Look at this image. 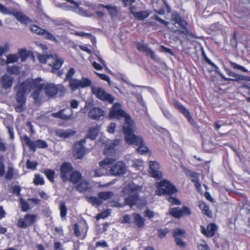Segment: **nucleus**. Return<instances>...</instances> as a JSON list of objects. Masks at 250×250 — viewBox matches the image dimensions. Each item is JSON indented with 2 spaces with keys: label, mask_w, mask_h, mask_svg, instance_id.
Here are the masks:
<instances>
[{
  "label": "nucleus",
  "mask_w": 250,
  "mask_h": 250,
  "mask_svg": "<svg viewBox=\"0 0 250 250\" xmlns=\"http://www.w3.org/2000/svg\"><path fill=\"white\" fill-rule=\"evenodd\" d=\"M141 189V188L137 185L134 184L128 185L123 188L122 192L124 195L133 194V193H137V191Z\"/></svg>",
  "instance_id": "412c9836"
},
{
  "label": "nucleus",
  "mask_w": 250,
  "mask_h": 250,
  "mask_svg": "<svg viewBox=\"0 0 250 250\" xmlns=\"http://www.w3.org/2000/svg\"><path fill=\"white\" fill-rule=\"evenodd\" d=\"M74 152V155L78 159H82L85 153V147L82 145L75 144Z\"/></svg>",
  "instance_id": "5701e85b"
},
{
  "label": "nucleus",
  "mask_w": 250,
  "mask_h": 250,
  "mask_svg": "<svg viewBox=\"0 0 250 250\" xmlns=\"http://www.w3.org/2000/svg\"><path fill=\"white\" fill-rule=\"evenodd\" d=\"M74 188L80 192L83 193L91 189V186L88 182L85 180H82Z\"/></svg>",
  "instance_id": "6ab92c4d"
},
{
  "label": "nucleus",
  "mask_w": 250,
  "mask_h": 250,
  "mask_svg": "<svg viewBox=\"0 0 250 250\" xmlns=\"http://www.w3.org/2000/svg\"><path fill=\"white\" fill-rule=\"evenodd\" d=\"M184 116H185V117H186L188 119V122L190 123V124L194 125L196 124V122L192 118L189 111H188V113H186Z\"/></svg>",
  "instance_id": "e2e57ef3"
},
{
  "label": "nucleus",
  "mask_w": 250,
  "mask_h": 250,
  "mask_svg": "<svg viewBox=\"0 0 250 250\" xmlns=\"http://www.w3.org/2000/svg\"><path fill=\"white\" fill-rule=\"evenodd\" d=\"M36 215L31 214H26L24 216V220L28 224V226L32 225L36 221Z\"/></svg>",
  "instance_id": "a19ab883"
},
{
  "label": "nucleus",
  "mask_w": 250,
  "mask_h": 250,
  "mask_svg": "<svg viewBox=\"0 0 250 250\" xmlns=\"http://www.w3.org/2000/svg\"><path fill=\"white\" fill-rule=\"evenodd\" d=\"M59 89V88L53 83L47 84L44 87L46 95L50 97L56 95Z\"/></svg>",
  "instance_id": "aec40b11"
},
{
  "label": "nucleus",
  "mask_w": 250,
  "mask_h": 250,
  "mask_svg": "<svg viewBox=\"0 0 250 250\" xmlns=\"http://www.w3.org/2000/svg\"><path fill=\"white\" fill-rule=\"evenodd\" d=\"M88 116L93 120H102L104 116V111L100 107H94L89 110Z\"/></svg>",
  "instance_id": "4468645a"
},
{
  "label": "nucleus",
  "mask_w": 250,
  "mask_h": 250,
  "mask_svg": "<svg viewBox=\"0 0 250 250\" xmlns=\"http://www.w3.org/2000/svg\"><path fill=\"white\" fill-rule=\"evenodd\" d=\"M91 83V81L85 77H83L80 80L75 78H71L69 80V86L73 91L79 88L89 86Z\"/></svg>",
  "instance_id": "6e6552de"
},
{
  "label": "nucleus",
  "mask_w": 250,
  "mask_h": 250,
  "mask_svg": "<svg viewBox=\"0 0 250 250\" xmlns=\"http://www.w3.org/2000/svg\"><path fill=\"white\" fill-rule=\"evenodd\" d=\"M101 127L99 125L90 127L86 135V138L90 139L92 140L96 139L99 134Z\"/></svg>",
  "instance_id": "a211bd4d"
},
{
  "label": "nucleus",
  "mask_w": 250,
  "mask_h": 250,
  "mask_svg": "<svg viewBox=\"0 0 250 250\" xmlns=\"http://www.w3.org/2000/svg\"><path fill=\"white\" fill-rule=\"evenodd\" d=\"M180 210L181 212V216L183 215H190L191 213L189 208L186 206L183 207Z\"/></svg>",
  "instance_id": "6e6d98bb"
},
{
  "label": "nucleus",
  "mask_w": 250,
  "mask_h": 250,
  "mask_svg": "<svg viewBox=\"0 0 250 250\" xmlns=\"http://www.w3.org/2000/svg\"><path fill=\"white\" fill-rule=\"evenodd\" d=\"M115 160L112 158H106L99 163L101 167H104V166L113 164Z\"/></svg>",
  "instance_id": "49530a36"
},
{
  "label": "nucleus",
  "mask_w": 250,
  "mask_h": 250,
  "mask_svg": "<svg viewBox=\"0 0 250 250\" xmlns=\"http://www.w3.org/2000/svg\"><path fill=\"white\" fill-rule=\"evenodd\" d=\"M199 207L204 212V213L205 214H206L209 217H211L212 212L209 209V207H208V206L206 205L204 202H202L201 203H200Z\"/></svg>",
  "instance_id": "c9c22d12"
},
{
  "label": "nucleus",
  "mask_w": 250,
  "mask_h": 250,
  "mask_svg": "<svg viewBox=\"0 0 250 250\" xmlns=\"http://www.w3.org/2000/svg\"><path fill=\"white\" fill-rule=\"evenodd\" d=\"M18 226L21 228H26L28 227V224L26 223L24 218H20L18 220Z\"/></svg>",
  "instance_id": "052dcab7"
},
{
  "label": "nucleus",
  "mask_w": 250,
  "mask_h": 250,
  "mask_svg": "<svg viewBox=\"0 0 250 250\" xmlns=\"http://www.w3.org/2000/svg\"><path fill=\"white\" fill-rule=\"evenodd\" d=\"M143 165V161L141 160L138 159L133 161L132 167L139 168V167H141Z\"/></svg>",
  "instance_id": "69168bd1"
},
{
  "label": "nucleus",
  "mask_w": 250,
  "mask_h": 250,
  "mask_svg": "<svg viewBox=\"0 0 250 250\" xmlns=\"http://www.w3.org/2000/svg\"><path fill=\"white\" fill-rule=\"evenodd\" d=\"M183 30H178V29H174L173 27H171L170 29L171 30H173L174 33L175 34L179 33L184 34L187 36H189L190 38H194V35L190 32L186 27L185 28H183Z\"/></svg>",
  "instance_id": "7c9ffc66"
},
{
  "label": "nucleus",
  "mask_w": 250,
  "mask_h": 250,
  "mask_svg": "<svg viewBox=\"0 0 250 250\" xmlns=\"http://www.w3.org/2000/svg\"><path fill=\"white\" fill-rule=\"evenodd\" d=\"M32 83V80L27 79L25 82L18 83L15 87L16 89L15 99L18 104L14 107L16 112L20 113L25 109L26 101L25 94L26 91L31 88Z\"/></svg>",
  "instance_id": "f03ea898"
},
{
  "label": "nucleus",
  "mask_w": 250,
  "mask_h": 250,
  "mask_svg": "<svg viewBox=\"0 0 250 250\" xmlns=\"http://www.w3.org/2000/svg\"><path fill=\"white\" fill-rule=\"evenodd\" d=\"M30 29L31 31L33 33H36L39 35H42L43 33H44V29L39 27L36 25H31L30 26Z\"/></svg>",
  "instance_id": "79ce46f5"
},
{
  "label": "nucleus",
  "mask_w": 250,
  "mask_h": 250,
  "mask_svg": "<svg viewBox=\"0 0 250 250\" xmlns=\"http://www.w3.org/2000/svg\"><path fill=\"white\" fill-rule=\"evenodd\" d=\"M0 11L4 14L13 15L21 23L27 24L33 22V20L24 15L22 12L18 11L16 9L9 10L4 5L0 3Z\"/></svg>",
  "instance_id": "39448f33"
},
{
  "label": "nucleus",
  "mask_w": 250,
  "mask_h": 250,
  "mask_svg": "<svg viewBox=\"0 0 250 250\" xmlns=\"http://www.w3.org/2000/svg\"><path fill=\"white\" fill-rule=\"evenodd\" d=\"M56 134L61 137L67 138L70 136V133L67 131L59 130L56 132Z\"/></svg>",
  "instance_id": "603ef678"
},
{
  "label": "nucleus",
  "mask_w": 250,
  "mask_h": 250,
  "mask_svg": "<svg viewBox=\"0 0 250 250\" xmlns=\"http://www.w3.org/2000/svg\"><path fill=\"white\" fill-rule=\"evenodd\" d=\"M134 223L138 228H143L145 226V220L142 216L138 213H133Z\"/></svg>",
  "instance_id": "bb28decb"
},
{
  "label": "nucleus",
  "mask_w": 250,
  "mask_h": 250,
  "mask_svg": "<svg viewBox=\"0 0 250 250\" xmlns=\"http://www.w3.org/2000/svg\"><path fill=\"white\" fill-rule=\"evenodd\" d=\"M17 54L19 56V58H20L22 62H25L30 55H32V52L27 51L25 49H20L19 50Z\"/></svg>",
  "instance_id": "c85d7f7f"
},
{
  "label": "nucleus",
  "mask_w": 250,
  "mask_h": 250,
  "mask_svg": "<svg viewBox=\"0 0 250 250\" xmlns=\"http://www.w3.org/2000/svg\"><path fill=\"white\" fill-rule=\"evenodd\" d=\"M73 111L69 108L63 109L59 111L53 113L51 116L54 118L61 119L63 120H70L73 118Z\"/></svg>",
  "instance_id": "f8f14e48"
},
{
  "label": "nucleus",
  "mask_w": 250,
  "mask_h": 250,
  "mask_svg": "<svg viewBox=\"0 0 250 250\" xmlns=\"http://www.w3.org/2000/svg\"><path fill=\"white\" fill-rule=\"evenodd\" d=\"M184 171L187 176H189L193 178L198 177V175H199L196 172L188 169L186 168H184Z\"/></svg>",
  "instance_id": "5fc2aeb1"
},
{
  "label": "nucleus",
  "mask_w": 250,
  "mask_h": 250,
  "mask_svg": "<svg viewBox=\"0 0 250 250\" xmlns=\"http://www.w3.org/2000/svg\"><path fill=\"white\" fill-rule=\"evenodd\" d=\"M18 60L19 56L17 53L14 54H9L7 56L6 64H7L8 63L17 62Z\"/></svg>",
  "instance_id": "ea45409f"
},
{
  "label": "nucleus",
  "mask_w": 250,
  "mask_h": 250,
  "mask_svg": "<svg viewBox=\"0 0 250 250\" xmlns=\"http://www.w3.org/2000/svg\"><path fill=\"white\" fill-rule=\"evenodd\" d=\"M114 195L112 191L100 192L98 193V197L101 200H106L111 198Z\"/></svg>",
  "instance_id": "2f4dec72"
},
{
  "label": "nucleus",
  "mask_w": 250,
  "mask_h": 250,
  "mask_svg": "<svg viewBox=\"0 0 250 250\" xmlns=\"http://www.w3.org/2000/svg\"><path fill=\"white\" fill-rule=\"evenodd\" d=\"M217 226L213 223L209 224L207 228V237H212L214 235L215 232L217 230Z\"/></svg>",
  "instance_id": "c756f323"
},
{
  "label": "nucleus",
  "mask_w": 250,
  "mask_h": 250,
  "mask_svg": "<svg viewBox=\"0 0 250 250\" xmlns=\"http://www.w3.org/2000/svg\"><path fill=\"white\" fill-rule=\"evenodd\" d=\"M20 67L16 65L7 66L6 68L7 72L11 75L18 74L20 73Z\"/></svg>",
  "instance_id": "58836bf2"
},
{
  "label": "nucleus",
  "mask_w": 250,
  "mask_h": 250,
  "mask_svg": "<svg viewBox=\"0 0 250 250\" xmlns=\"http://www.w3.org/2000/svg\"><path fill=\"white\" fill-rule=\"evenodd\" d=\"M43 173L50 181L51 182H54V171L47 169L44 171Z\"/></svg>",
  "instance_id": "de8ad7c7"
},
{
  "label": "nucleus",
  "mask_w": 250,
  "mask_h": 250,
  "mask_svg": "<svg viewBox=\"0 0 250 250\" xmlns=\"http://www.w3.org/2000/svg\"><path fill=\"white\" fill-rule=\"evenodd\" d=\"M226 71L228 74L230 76H232L234 79L232 78H226L220 72H218V74L221 77V78L225 81H239L241 80H246L250 81V77H246L243 76L235 74L234 73L230 71V70L226 69Z\"/></svg>",
  "instance_id": "2eb2a0df"
},
{
  "label": "nucleus",
  "mask_w": 250,
  "mask_h": 250,
  "mask_svg": "<svg viewBox=\"0 0 250 250\" xmlns=\"http://www.w3.org/2000/svg\"><path fill=\"white\" fill-rule=\"evenodd\" d=\"M26 167L28 169L35 170L38 165L37 162H32L28 160L26 163Z\"/></svg>",
  "instance_id": "3c124183"
},
{
  "label": "nucleus",
  "mask_w": 250,
  "mask_h": 250,
  "mask_svg": "<svg viewBox=\"0 0 250 250\" xmlns=\"http://www.w3.org/2000/svg\"><path fill=\"white\" fill-rule=\"evenodd\" d=\"M167 199L170 203L174 205H179L181 204V202L179 199L171 196H169Z\"/></svg>",
  "instance_id": "bf43d9fd"
},
{
  "label": "nucleus",
  "mask_w": 250,
  "mask_h": 250,
  "mask_svg": "<svg viewBox=\"0 0 250 250\" xmlns=\"http://www.w3.org/2000/svg\"><path fill=\"white\" fill-rule=\"evenodd\" d=\"M4 165L3 164V157L2 156H0V176L4 175Z\"/></svg>",
  "instance_id": "13d9d810"
},
{
  "label": "nucleus",
  "mask_w": 250,
  "mask_h": 250,
  "mask_svg": "<svg viewBox=\"0 0 250 250\" xmlns=\"http://www.w3.org/2000/svg\"><path fill=\"white\" fill-rule=\"evenodd\" d=\"M61 177L63 182L68 181L69 176L73 170V167L70 163L64 162L61 166Z\"/></svg>",
  "instance_id": "9b49d317"
},
{
  "label": "nucleus",
  "mask_w": 250,
  "mask_h": 250,
  "mask_svg": "<svg viewBox=\"0 0 250 250\" xmlns=\"http://www.w3.org/2000/svg\"><path fill=\"white\" fill-rule=\"evenodd\" d=\"M180 208L178 207L171 208L169 209V213L172 217L179 219L181 216Z\"/></svg>",
  "instance_id": "473e14b6"
},
{
  "label": "nucleus",
  "mask_w": 250,
  "mask_h": 250,
  "mask_svg": "<svg viewBox=\"0 0 250 250\" xmlns=\"http://www.w3.org/2000/svg\"><path fill=\"white\" fill-rule=\"evenodd\" d=\"M104 7L106 8L111 18L116 17L118 14V9L116 6H111L109 5H104L102 4H99L98 8Z\"/></svg>",
  "instance_id": "4be33fe9"
},
{
  "label": "nucleus",
  "mask_w": 250,
  "mask_h": 250,
  "mask_svg": "<svg viewBox=\"0 0 250 250\" xmlns=\"http://www.w3.org/2000/svg\"><path fill=\"white\" fill-rule=\"evenodd\" d=\"M77 7L78 8L77 13L83 16H85L88 17H92L93 16V15L91 14L89 11L85 10L84 8L82 7H79L78 6Z\"/></svg>",
  "instance_id": "a18cd8bd"
},
{
  "label": "nucleus",
  "mask_w": 250,
  "mask_h": 250,
  "mask_svg": "<svg viewBox=\"0 0 250 250\" xmlns=\"http://www.w3.org/2000/svg\"><path fill=\"white\" fill-rule=\"evenodd\" d=\"M59 209L60 210V216L62 219H65L67 213V208L63 202H60L59 203Z\"/></svg>",
  "instance_id": "e433bc0d"
},
{
  "label": "nucleus",
  "mask_w": 250,
  "mask_h": 250,
  "mask_svg": "<svg viewBox=\"0 0 250 250\" xmlns=\"http://www.w3.org/2000/svg\"><path fill=\"white\" fill-rule=\"evenodd\" d=\"M131 13L133 15L134 17L140 21H143L145 19L148 17L150 13L147 11H141L139 12H134L131 10Z\"/></svg>",
  "instance_id": "cd10ccee"
},
{
  "label": "nucleus",
  "mask_w": 250,
  "mask_h": 250,
  "mask_svg": "<svg viewBox=\"0 0 250 250\" xmlns=\"http://www.w3.org/2000/svg\"><path fill=\"white\" fill-rule=\"evenodd\" d=\"M169 232V230L167 228L165 229H158V236L160 238H163L166 236L167 234Z\"/></svg>",
  "instance_id": "864d4df0"
},
{
  "label": "nucleus",
  "mask_w": 250,
  "mask_h": 250,
  "mask_svg": "<svg viewBox=\"0 0 250 250\" xmlns=\"http://www.w3.org/2000/svg\"><path fill=\"white\" fill-rule=\"evenodd\" d=\"M108 117L110 119L118 120L124 119L125 123L123 126V131L124 134L135 127L134 122L130 115L122 109L121 104L119 103H115L112 105L108 114Z\"/></svg>",
  "instance_id": "f257e3e1"
},
{
  "label": "nucleus",
  "mask_w": 250,
  "mask_h": 250,
  "mask_svg": "<svg viewBox=\"0 0 250 250\" xmlns=\"http://www.w3.org/2000/svg\"><path fill=\"white\" fill-rule=\"evenodd\" d=\"M54 56L55 60L54 62H52V64L49 63V65L52 66V68L51 70V72L55 73L56 71L61 67L63 63V60L62 59L57 58L56 55H54L53 57Z\"/></svg>",
  "instance_id": "393cba45"
},
{
  "label": "nucleus",
  "mask_w": 250,
  "mask_h": 250,
  "mask_svg": "<svg viewBox=\"0 0 250 250\" xmlns=\"http://www.w3.org/2000/svg\"><path fill=\"white\" fill-rule=\"evenodd\" d=\"M186 234V231L184 229H178L173 230V236L174 237H179V236H185Z\"/></svg>",
  "instance_id": "09e8293b"
},
{
  "label": "nucleus",
  "mask_w": 250,
  "mask_h": 250,
  "mask_svg": "<svg viewBox=\"0 0 250 250\" xmlns=\"http://www.w3.org/2000/svg\"><path fill=\"white\" fill-rule=\"evenodd\" d=\"M42 36H43L45 39L54 42L56 43L59 42V41L56 39V38L51 33L45 30H44V33H43Z\"/></svg>",
  "instance_id": "c03bdc74"
},
{
  "label": "nucleus",
  "mask_w": 250,
  "mask_h": 250,
  "mask_svg": "<svg viewBox=\"0 0 250 250\" xmlns=\"http://www.w3.org/2000/svg\"><path fill=\"white\" fill-rule=\"evenodd\" d=\"M50 58H53V55L52 54H46L45 55L38 54V59L39 62L42 63H46L47 59Z\"/></svg>",
  "instance_id": "37998d69"
},
{
  "label": "nucleus",
  "mask_w": 250,
  "mask_h": 250,
  "mask_svg": "<svg viewBox=\"0 0 250 250\" xmlns=\"http://www.w3.org/2000/svg\"><path fill=\"white\" fill-rule=\"evenodd\" d=\"M174 105L175 107L179 110V112L181 113L183 115H184L186 113H187L188 111V110L185 106H184L177 101L174 102Z\"/></svg>",
  "instance_id": "4c0bfd02"
},
{
  "label": "nucleus",
  "mask_w": 250,
  "mask_h": 250,
  "mask_svg": "<svg viewBox=\"0 0 250 250\" xmlns=\"http://www.w3.org/2000/svg\"><path fill=\"white\" fill-rule=\"evenodd\" d=\"M91 89L93 94L99 99L110 104L114 102L115 98L111 94L107 93L103 88L92 86Z\"/></svg>",
  "instance_id": "0eeeda50"
},
{
  "label": "nucleus",
  "mask_w": 250,
  "mask_h": 250,
  "mask_svg": "<svg viewBox=\"0 0 250 250\" xmlns=\"http://www.w3.org/2000/svg\"><path fill=\"white\" fill-rule=\"evenodd\" d=\"M14 81V78L8 74L3 75L1 78V86L4 89L11 87Z\"/></svg>",
  "instance_id": "f3484780"
},
{
  "label": "nucleus",
  "mask_w": 250,
  "mask_h": 250,
  "mask_svg": "<svg viewBox=\"0 0 250 250\" xmlns=\"http://www.w3.org/2000/svg\"><path fill=\"white\" fill-rule=\"evenodd\" d=\"M21 191V187L19 186H15L12 188V192L13 194H17L18 196L20 195Z\"/></svg>",
  "instance_id": "338daca9"
},
{
  "label": "nucleus",
  "mask_w": 250,
  "mask_h": 250,
  "mask_svg": "<svg viewBox=\"0 0 250 250\" xmlns=\"http://www.w3.org/2000/svg\"><path fill=\"white\" fill-rule=\"evenodd\" d=\"M116 125L114 123H111L107 126V131L110 133H114Z\"/></svg>",
  "instance_id": "774afa93"
},
{
  "label": "nucleus",
  "mask_w": 250,
  "mask_h": 250,
  "mask_svg": "<svg viewBox=\"0 0 250 250\" xmlns=\"http://www.w3.org/2000/svg\"><path fill=\"white\" fill-rule=\"evenodd\" d=\"M83 176L81 173L78 171H74L71 173L69 176L68 181L74 184H78L81 182Z\"/></svg>",
  "instance_id": "b1692460"
},
{
  "label": "nucleus",
  "mask_w": 250,
  "mask_h": 250,
  "mask_svg": "<svg viewBox=\"0 0 250 250\" xmlns=\"http://www.w3.org/2000/svg\"><path fill=\"white\" fill-rule=\"evenodd\" d=\"M198 249L199 250H210L205 241H203L202 244H200L198 245Z\"/></svg>",
  "instance_id": "0e129e2a"
},
{
  "label": "nucleus",
  "mask_w": 250,
  "mask_h": 250,
  "mask_svg": "<svg viewBox=\"0 0 250 250\" xmlns=\"http://www.w3.org/2000/svg\"><path fill=\"white\" fill-rule=\"evenodd\" d=\"M42 87L40 86V87H38L37 89L34 90L32 94H31V96L34 99V104H40L42 98L40 96L42 90Z\"/></svg>",
  "instance_id": "a878e982"
},
{
  "label": "nucleus",
  "mask_w": 250,
  "mask_h": 250,
  "mask_svg": "<svg viewBox=\"0 0 250 250\" xmlns=\"http://www.w3.org/2000/svg\"><path fill=\"white\" fill-rule=\"evenodd\" d=\"M135 130L136 127H134L133 129L124 134L125 141L129 145L138 146L137 150L141 154L145 153L147 151L148 148L146 146L143 139L140 136L135 135Z\"/></svg>",
  "instance_id": "7ed1b4c3"
},
{
  "label": "nucleus",
  "mask_w": 250,
  "mask_h": 250,
  "mask_svg": "<svg viewBox=\"0 0 250 250\" xmlns=\"http://www.w3.org/2000/svg\"><path fill=\"white\" fill-rule=\"evenodd\" d=\"M20 204L21 206V210L22 211H26L29 209V207L28 204L23 199H20Z\"/></svg>",
  "instance_id": "4d7b16f0"
},
{
  "label": "nucleus",
  "mask_w": 250,
  "mask_h": 250,
  "mask_svg": "<svg viewBox=\"0 0 250 250\" xmlns=\"http://www.w3.org/2000/svg\"><path fill=\"white\" fill-rule=\"evenodd\" d=\"M129 195L125 198V205H128L132 208L134 206H137L138 208H142L146 205V203L139 199L138 193L128 194Z\"/></svg>",
  "instance_id": "1a4fd4ad"
},
{
  "label": "nucleus",
  "mask_w": 250,
  "mask_h": 250,
  "mask_svg": "<svg viewBox=\"0 0 250 250\" xmlns=\"http://www.w3.org/2000/svg\"><path fill=\"white\" fill-rule=\"evenodd\" d=\"M136 48L139 51L146 53V55L149 56L152 60H157V56L155 55L154 51L145 44L138 42Z\"/></svg>",
  "instance_id": "dca6fc26"
},
{
  "label": "nucleus",
  "mask_w": 250,
  "mask_h": 250,
  "mask_svg": "<svg viewBox=\"0 0 250 250\" xmlns=\"http://www.w3.org/2000/svg\"><path fill=\"white\" fill-rule=\"evenodd\" d=\"M23 141L33 152L36 151V148H46L48 147V144L45 141L39 139L33 142L26 135L23 137Z\"/></svg>",
  "instance_id": "423d86ee"
},
{
  "label": "nucleus",
  "mask_w": 250,
  "mask_h": 250,
  "mask_svg": "<svg viewBox=\"0 0 250 250\" xmlns=\"http://www.w3.org/2000/svg\"><path fill=\"white\" fill-rule=\"evenodd\" d=\"M33 182L36 185H42L44 183L43 178L39 174H36L35 175V178Z\"/></svg>",
  "instance_id": "8fccbe9b"
},
{
  "label": "nucleus",
  "mask_w": 250,
  "mask_h": 250,
  "mask_svg": "<svg viewBox=\"0 0 250 250\" xmlns=\"http://www.w3.org/2000/svg\"><path fill=\"white\" fill-rule=\"evenodd\" d=\"M149 167L150 169V174L151 177L156 179L157 180L161 179L163 177L162 172L159 170V166L158 163L156 161H150Z\"/></svg>",
  "instance_id": "ddd939ff"
},
{
  "label": "nucleus",
  "mask_w": 250,
  "mask_h": 250,
  "mask_svg": "<svg viewBox=\"0 0 250 250\" xmlns=\"http://www.w3.org/2000/svg\"><path fill=\"white\" fill-rule=\"evenodd\" d=\"M85 198L87 199V201L92 204L93 205H96L97 206H99L103 204V201L101 200L99 197L97 198L96 197H89L86 196Z\"/></svg>",
  "instance_id": "72a5a7b5"
},
{
  "label": "nucleus",
  "mask_w": 250,
  "mask_h": 250,
  "mask_svg": "<svg viewBox=\"0 0 250 250\" xmlns=\"http://www.w3.org/2000/svg\"><path fill=\"white\" fill-rule=\"evenodd\" d=\"M121 142V140L116 139L114 140L110 141L106 145L105 149L108 150H111L117 146H118Z\"/></svg>",
  "instance_id": "f704fd0d"
},
{
  "label": "nucleus",
  "mask_w": 250,
  "mask_h": 250,
  "mask_svg": "<svg viewBox=\"0 0 250 250\" xmlns=\"http://www.w3.org/2000/svg\"><path fill=\"white\" fill-rule=\"evenodd\" d=\"M175 241L176 242V245L180 247L185 248L186 246L185 243L182 240V239L180 237L175 238Z\"/></svg>",
  "instance_id": "680f3d73"
},
{
  "label": "nucleus",
  "mask_w": 250,
  "mask_h": 250,
  "mask_svg": "<svg viewBox=\"0 0 250 250\" xmlns=\"http://www.w3.org/2000/svg\"><path fill=\"white\" fill-rule=\"evenodd\" d=\"M109 172L111 175L122 176L126 172V166L123 162H118L111 167Z\"/></svg>",
  "instance_id": "9d476101"
},
{
  "label": "nucleus",
  "mask_w": 250,
  "mask_h": 250,
  "mask_svg": "<svg viewBox=\"0 0 250 250\" xmlns=\"http://www.w3.org/2000/svg\"><path fill=\"white\" fill-rule=\"evenodd\" d=\"M156 186L158 188L156 191V194L159 196L166 194L171 195L178 191L176 187L174 185L166 179L157 182Z\"/></svg>",
  "instance_id": "20e7f679"
}]
</instances>
